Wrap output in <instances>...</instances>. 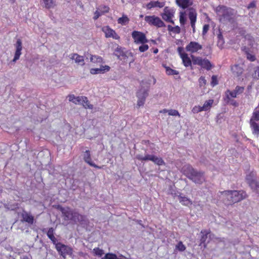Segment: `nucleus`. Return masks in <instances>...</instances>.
Here are the masks:
<instances>
[{
    "instance_id": "1",
    "label": "nucleus",
    "mask_w": 259,
    "mask_h": 259,
    "mask_svg": "<svg viewBox=\"0 0 259 259\" xmlns=\"http://www.w3.org/2000/svg\"><path fill=\"white\" fill-rule=\"evenodd\" d=\"M215 11L222 23L233 24L235 22L237 13L235 10L224 6H219L217 7Z\"/></svg>"
},
{
    "instance_id": "2",
    "label": "nucleus",
    "mask_w": 259,
    "mask_h": 259,
    "mask_svg": "<svg viewBox=\"0 0 259 259\" xmlns=\"http://www.w3.org/2000/svg\"><path fill=\"white\" fill-rule=\"evenodd\" d=\"M182 171L188 179L197 184H201L205 181L204 174L197 171L190 165H185L182 168Z\"/></svg>"
},
{
    "instance_id": "3",
    "label": "nucleus",
    "mask_w": 259,
    "mask_h": 259,
    "mask_svg": "<svg viewBox=\"0 0 259 259\" xmlns=\"http://www.w3.org/2000/svg\"><path fill=\"white\" fill-rule=\"evenodd\" d=\"M220 193L228 205L239 202L246 197V193L243 191H226Z\"/></svg>"
},
{
    "instance_id": "4",
    "label": "nucleus",
    "mask_w": 259,
    "mask_h": 259,
    "mask_svg": "<svg viewBox=\"0 0 259 259\" xmlns=\"http://www.w3.org/2000/svg\"><path fill=\"white\" fill-rule=\"evenodd\" d=\"M191 57L194 64L199 65L202 68L207 70H210L211 69V63L207 59H203L201 57H195L193 55H191Z\"/></svg>"
},
{
    "instance_id": "5",
    "label": "nucleus",
    "mask_w": 259,
    "mask_h": 259,
    "mask_svg": "<svg viewBox=\"0 0 259 259\" xmlns=\"http://www.w3.org/2000/svg\"><path fill=\"white\" fill-rule=\"evenodd\" d=\"M148 95V90L145 88H141L137 93L138 98L137 106L140 107L145 104V100Z\"/></svg>"
},
{
    "instance_id": "6",
    "label": "nucleus",
    "mask_w": 259,
    "mask_h": 259,
    "mask_svg": "<svg viewBox=\"0 0 259 259\" xmlns=\"http://www.w3.org/2000/svg\"><path fill=\"white\" fill-rule=\"evenodd\" d=\"M55 247L60 255L64 258H65L67 255H70L72 253V249L70 247L61 243H55Z\"/></svg>"
},
{
    "instance_id": "7",
    "label": "nucleus",
    "mask_w": 259,
    "mask_h": 259,
    "mask_svg": "<svg viewBox=\"0 0 259 259\" xmlns=\"http://www.w3.org/2000/svg\"><path fill=\"white\" fill-rule=\"evenodd\" d=\"M145 21L149 24L161 27L164 26L163 21L158 17L154 15L146 16L145 17Z\"/></svg>"
},
{
    "instance_id": "8",
    "label": "nucleus",
    "mask_w": 259,
    "mask_h": 259,
    "mask_svg": "<svg viewBox=\"0 0 259 259\" xmlns=\"http://www.w3.org/2000/svg\"><path fill=\"white\" fill-rule=\"evenodd\" d=\"M186 50L191 53H199L202 49V46L198 42L190 41L186 47Z\"/></svg>"
},
{
    "instance_id": "9",
    "label": "nucleus",
    "mask_w": 259,
    "mask_h": 259,
    "mask_svg": "<svg viewBox=\"0 0 259 259\" xmlns=\"http://www.w3.org/2000/svg\"><path fill=\"white\" fill-rule=\"evenodd\" d=\"M132 37L137 44H145L148 42L145 35L141 32L134 31L132 33Z\"/></svg>"
},
{
    "instance_id": "10",
    "label": "nucleus",
    "mask_w": 259,
    "mask_h": 259,
    "mask_svg": "<svg viewBox=\"0 0 259 259\" xmlns=\"http://www.w3.org/2000/svg\"><path fill=\"white\" fill-rule=\"evenodd\" d=\"M60 210L62 212L64 220H72L73 221L74 215H75L76 212L69 207H60Z\"/></svg>"
},
{
    "instance_id": "11",
    "label": "nucleus",
    "mask_w": 259,
    "mask_h": 259,
    "mask_svg": "<svg viewBox=\"0 0 259 259\" xmlns=\"http://www.w3.org/2000/svg\"><path fill=\"white\" fill-rule=\"evenodd\" d=\"M114 54L120 60L125 59L130 56L133 57V54L131 52L127 51L124 52L123 49L119 46L115 50Z\"/></svg>"
},
{
    "instance_id": "12",
    "label": "nucleus",
    "mask_w": 259,
    "mask_h": 259,
    "mask_svg": "<svg viewBox=\"0 0 259 259\" xmlns=\"http://www.w3.org/2000/svg\"><path fill=\"white\" fill-rule=\"evenodd\" d=\"M107 38L112 37L115 39H119L120 37L115 31L110 28L108 26H104L102 29Z\"/></svg>"
},
{
    "instance_id": "13",
    "label": "nucleus",
    "mask_w": 259,
    "mask_h": 259,
    "mask_svg": "<svg viewBox=\"0 0 259 259\" xmlns=\"http://www.w3.org/2000/svg\"><path fill=\"white\" fill-rule=\"evenodd\" d=\"M246 180L253 191L259 194V183L253 179L251 175L247 176Z\"/></svg>"
},
{
    "instance_id": "14",
    "label": "nucleus",
    "mask_w": 259,
    "mask_h": 259,
    "mask_svg": "<svg viewBox=\"0 0 259 259\" xmlns=\"http://www.w3.org/2000/svg\"><path fill=\"white\" fill-rule=\"evenodd\" d=\"M197 13L196 11L193 8H190L189 9V18L190 20L191 26L193 29V32H195V24L196 21Z\"/></svg>"
},
{
    "instance_id": "15",
    "label": "nucleus",
    "mask_w": 259,
    "mask_h": 259,
    "mask_svg": "<svg viewBox=\"0 0 259 259\" xmlns=\"http://www.w3.org/2000/svg\"><path fill=\"white\" fill-rule=\"evenodd\" d=\"M174 17V12L167 7L164 8V13L162 14V19L169 22L174 23L172 18Z\"/></svg>"
},
{
    "instance_id": "16",
    "label": "nucleus",
    "mask_w": 259,
    "mask_h": 259,
    "mask_svg": "<svg viewBox=\"0 0 259 259\" xmlns=\"http://www.w3.org/2000/svg\"><path fill=\"white\" fill-rule=\"evenodd\" d=\"M15 46L16 48V51L15 53L14 59L13 60V62H15L17 60H18L21 55V51L22 49L21 40L19 39H18L16 44L15 45Z\"/></svg>"
},
{
    "instance_id": "17",
    "label": "nucleus",
    "mask_w": 259,
    "mask_h": 259,
    "mask_svg": "<svg viewBox=\"0 0 259 259\" xmlns=\"http://www.w3.org/2000/svg\"><path fill=\"white\" fill-rule=\"evenodd\" d=\"M244 91V88L243 87L237 86L233 91L228 90L226 92V95L229 94L231 98H236L239 95L241 94Z\"/></svg>"
},
{
    "instance_id": "18",
    "label": "nucleus",
    "mask_w": 259,
    "mask_h": 259,
    "mask_svg": "<svg viewBox=\"0 0 259 259\" xmlns=\"http://www.w3.org/2000/svg\"><path fill=\"white\" fill-rule=\"evenodd\" d=\"M83 157L84 161L88 163L90 165L99 169L101 168V166H98L92 161L90 151L89 150H86L84 152Z\"/></svg>"
},
{
    "instance_id": "19",
    "label": "nucleus",
    "mask_w": 259,
    "mask_h": 259,
    "mask_svg": "<svg viewBox=\"0 0 259 259\" xmlns=\"http://www.w3.org/2000/svg\"><path fill=\"white\" fill-rule=\"evenodd\" d=\"M70 59L74 60L75 62L79 65L83 66L84 65V58L76 53H72L69 55Z\"/></svg>"
},
{
    "instance_id": "20",
    "label": "nucleus",
    "mask_w": 259,
    "mask_h": 259,
    "mask_svg": "<svg viewBox=\"0 0 259 259\" xmlns=\"http://www.w3.org/2000/svg\"><path fill=\"white\" fill-rule=\"evenodd\" d=\"M110 67L107 65L101 66L99 68H92L90 70V73L92 74H97L100 73H104L109 71Z\"/></svg>"
},
{
    "instance_id": "21",
    "label": "nucleus",
    "mask_w": 259,
    "mask_h": 259,
    "mask_svg": "<svg viewBox=\"0 0 259 259\" xmlns=\"http://www.w3.org/2000/svg\"><path fill=\"white\" fill-rule=\"evenodd\" d=\"M22 218L23 221L30 224H32L34 222V218L30 213L26 211H23L22 213Z\"/></svg>"
},
{
    "instance_id": "22",
    "label": "nucleus",
    "mask_w": 259,
    "mask_h": 259,
    "mask_svg": "<svg viewBox=\"0 0 259 259\" xmlns=\"http://www.w3.org/2000/svg\"><path fill=\"white\" fill-rule=\"evenodd\" d=\"M178 200L179 202L184 205L189 206L192 204V201L185 196H182L180 195L178 196Z\"/></svg>"
},
{
    "instance_id": "23",
    "label": "nucleus",
    "mask_w": 259,
    "mask_h": 259,
    "mask_svg": "<svg viewBox=\"0 0 259 259\" xmlns=\"http://www.w3.org/2000/svg\"><path fill=\"white\" fill-rule=\"evenodd\" d=\"M177 4L180 7L185 9L192 5L190 0H176Z\"/></svg>"
},
{
    "instance_id": "24",
    "label": "nucleus",
    "mask_w": 259,
    "mask_h": 259,
    "mask_svg": "<svg viewBox=\"0 0 259 259\" xmlns=\"http://www.w3.org/2000/svg\"><path fill=\"white\" fill-rule=\"evenodd\" d=\"M250 124L252 130V133L258 136L259 135V123L255 122L254 121L250 120Z\"/></svg>"
},
{
    "instance_id": "25",
    "label": "nucleus",
    "mask_w": 259,
    "mask_h": 259,
    "mask_svg": "<svg viewBox=\"0 0 259 259\" xmlns=\"http://www.w3.org/2000/svg\"><path fill=\"white\" fill-rule=\"evenodd\" d=\"M73 221L75 222H79L81 224H85L86 222V218L85 216L79 214L76 212L75 215H74Z\"/></svg>"
},
{
    "instance_id": "26",
    "label": "nucleus",
    "mask_w": 259,
    "mask_h": 259,
    "mask_svg": "<svg viewBox=\"0 0 259 259\" xmlns=\"http://www.w3.org/2000/svg\"><path fill=\"white\" fill-rule=\"evenodd\" d=\"M164 6V3L158 1H151L147 5V8L150 9L154 7L162 8Z\"/></svg>"
},
{
    "instance_id": "27",
    "label": "nucleus",
    "mask_w": 259,
    "mask_h": 259,
    "mask_svg": "<svg viewBox=\"0 0 259 259\" xmlns=\"http://www.w3.org/2000/svg\"><path fill=\"white\" fill-rule=\"evenodd\" d=\"M181 58L182 59L183 63L185 67L191 66L192 63L191 61L187 54H182Z\"/></svg>"
},
{
    "instance_id": "28",
    "label": "nucleus",
    "mask_w": 259,
    "mask_h": 259,
    "mask_svg": "<svg viewBox=\"0 0 259 259\" xmlns=\"http://www.w3.org/2000/svg\"><path fill=\"white\" fill-rule=\"evenodd\" d=\"M154 157V155H150L146 154L145 156H143L142 155L139 154L136 155V158L140 160L144 161H148L150 160L152 161V159H153V157Z\"/></svg>"
},
{
    "instance_id": "29",
    "label": "nucleus",
    "mask_w": 259,
    "mask_h": 259,
    "mask_svg": "<svg viewBox=\"0 0 259 259\" xmlns=\"http://www.w3.org/2000/svg\"><path fill=\"white\" fill-rule=\"evenodd\" d=\"M44 7L47 9L54 8L56 6V3L54 0H42Z\"/></svg>"
},
{
    "instance_id": "30",
    "label": "nucleus",
    "mask_w": 259,
    "mask_h": 259,
    "mask_svg": "<svg viewBox=\"0 0 259 259\" xmlns=\"http://www.w3.org/2000/svg\"><path fill=\"white\" fill-rule=\"evenodd\" d=\"M231 69L234 74L238 76L241 75L242 73V69L238 65L233 66Z\"/></svg>"
},
{
    "instance_id": "31",
    "label": "nucleus",
    "mask_w": 259,
    "mask_h": 259,
    "mask_svg": "<svg viewBox=\"0 0 259 259\" xmlns=\"http://www.w3.org/2000/svg\"><path fill=\"white\" fill-rule=\"evenodd\" d=\"M80 105H82L85 109H92L93 108V105L90 103L87 97H85V99H83L81 100Z\"/></svg>"
},
{
    "instance_id": "32",
    "label": "nucleus",
    "mask_w": 259,
    "mask_h": 259,
    "mask_svg": "<svg viewBox=\"0 0 259 259\" xmlns=\"http://www.w3.org/2000/svg\"><path fill=\"white\" fill-rule=\"evenodd\" d=\"M80 105H82L85 109H92L93 108V105L90 103L87 97H85V99H83L81 100Z\"/></svg>"
},
{
    "instance_id": "33",
    "label": "nucleus",
    "mask_w": 259,
    "mask_h": 259,
    "mask_svg": "<svg viewBox=\"0 0 259 259\" xmlns=\"http://www.w3.org/2000/svg\"><path fill=\"white\" fill-rule=\"evenodd\" d=\"M213 103V100L210 99L208 100L205 102L203 105L202 106V108L204 111H207L209 110L212 104Z\"/></svg>"
},
{
    "instance_id": "34",
    "label": "nucleus",
    "mask_w": 259,
    "mask_h": 259,
    "mask_svg": "<svg viewBox=\"0 0 259 259\" xmlns=\"http://www.w3.org/2000/svg\"><path fill=\"white\" fill-rule=\"evenodd\" d=\"M153 158L152 159V161L155 164L158 165H162L165 164L164 161L161 157L154 155Z\"/></svg>"
},
{
    "instance_id": "35",
    "label": "nucleus",
    "mask_w": 259,
    "mask_h": 259,
    "mask_svg": "<svg viewBox=\"0 0 259 259\" xmlns=\"http://www.w3.org/2000/svg\"><path fill=\"white\" fill-rule=\"evenodd\" d=\"M226 98H225V101L227 103V104H230L231 105H232L234 106H238V103L236 102V101H235L233 99H232L231 98V97L230 96H229V94H227V95H226Z\"/></svg>"
},
{
    "instance_id": "36",
    "label": "nucleus",
    "mask_w": 259,
    "mask_h": 259,
    "mask_svg": "<svg viewBox=\"0 0 259 259\" xmlns=\"http://www.w3.org/2000/svg\"><path fill=\"white\" fill-rule=\"evenodd\" d=\"M117 22L118 23L124 25L128 23L129 19L126 16L123 15L122 17L118 19Z\"/></svg>"
},
{
    "instance_id": "37",
    "label": "nucleus",
    "mask_w": 259,
    "mask_h": 259,
    "mask_svg": "<svg viewBox=\"0 0 259 259\" xmlns=\"http://www.w3.org/2000/svg\"><path fill=\"white\" fill-rule=\"evenodd\" d=\"M90 61L93 63H101L103 61V59L99 56L91 55Z\"/></svg>"
},
{
    "instance_id": "38",
    "label": "nucleus",
    "mask_w": 259,
    "mask_h": 259,
    "mask_svg": "<svg viewBox=\"0 0 259 259\" xmlns=\"http://www.w3.org/2000/svg\"><path fill=\"white\" fill-rule=\"evenodd\" d=\"M53 231L54 230L52 228H50L48 231L47 235L48 237L54 242V243H55L56 239L54 236Z\"/></svg>"
},
{
    "instance_id": "39",
    "label": "nucleus",
    "mask_w": 259,
    "mask_h": 259,
    "mask_svg": "<svg viewBox=\"0 0 259 259\" xmlns=\"http://www.w3.org/2000/svg\"><path fill=\"white\" fill-rule=\"evenodd\" d=\"M250 120L259 121V110L255 108L252 113V116Z\"/></svg>"
},
{
    "instance_id": "40",
    "label": "nucleus",
    "mask_w": 259,
    "mask_h": 259,
    "mask_svg": "<svg viewBox=\"0 0 259 259\" xmlns=\"http://www.w3.org/2000/svg\"><path fill=\"white\" fill-rule=\"evenodd\" d=\"M201 234H202L200 241L201 244L205 242L207 238V235L209 234V232L206 230L201 231Z\"/></svg>"
},
{
    "instance_id": "41",
    "label": "nucleus",
    "mask_w": 259,
    "mask_h": 259,
    "mask_svg": "<svg viewBox=\"0 0 259 259\" xmlns=\"http://www.w3.org/2000/svg\"><path fill=\"white\" fill-rule=\"evenodd\" d=\"M93 252L95 254V255H97L98 256H101L104 253L103 250L98 247L94 248Z\"/></svg>"
},
{
    "instance_id": "42",
    "label": "nucleus",
    "mask_w": 259,
    "mask_h": 259,
    "mask_svg": "<svg viewBox=\"0 0 259 259\" xmlns=\"http://www.w3.org/2000/svg\"><path fill=\"white\" fill-rule=\"evenodd\" d=\"M166 73L168 75H178L179 72L178 71L172 69L168 67H165Z\"/></svg>"
},
{
    "instance_id": "43",
    "label": "nucleus",
    "mask_w": 259,
    "mask_h": 259,
    "mask_svg": "<svg viewBox=\"0 0 259 259\" xmlns=\"http://www.w3.org/2000/svg\"><path fill=\"white\" fill-rule=\"evenodd\" d=\"M117 256L113 253H107L102 259H117Z\"/></svg>"
},
{
    "instance_id": "44",
    "label": "nucleus",
    "mask_w": 259,
    "mask_h": 259,
    "mask_svg": "<svg viewBox=\"0 0 259 259\" xmlns=\"http://www.w3.org/2000/svg\"><path fill=\"white\" fill-rule=\"evenodd\" d=\"M176 248L180 251H183L186 249V246L183 244L182 241H180L176 245Z\"/></svg>"
},
{
    "instance_id": "45",
    "label": "nucleus",
    "mask_w": 259,
    "mask_h": 259,
    "mask_svg": "<svg viewBox=\"0 0 259 259\" xmlns=\"http://www.w3.org/2000/svg\"><path fill=\"white\" fill-rule=\"evenodd\" d=\"M203 111H204V110L202 108V106H195L193 108V109L192 110V111L194 113H199V112Z\"/></svg>"
},
{
    "instance_id": "46",
    "label": "nucleus",
    "mask_w": 259,
    "mask_h": 259,
    "mask_svg": "<svg viewBox=\"0 0 259 259\" xmlns=\"http://www.w3.org/2000/svg\"><path fill=\"white\" fill-rule=\"evenodd\" d=\"M75 99L74 100V101L73 102V103L75 104H80L81 103V100L82 99H85V97H83V96H78V97H76Z\"/></svg>"
},
{
    "instance_id": "47",
    "label": "nucleus",
    "mask_w": 259,
    "mask_h": 259,
    "mask_svg": "<svg viewBox=\"0 0 259 259\" xmlns=\"http://www.w3.org/2000/svg\"><path fill=\"white\" fill-rule=\"evenodd\" d=\"M167 113L169 115L180 116L179 112L177 110L174 109L168 110L167 111Z\"/></svg>"
},
{
    "instance_id": "48",
    "label": "nucleus",
    "mask_w": 259,
    "mask_h": 259,
    "mask_svg": "<svg viewBox=\"0 0 259 259\" xmlns=\"http://www.w3.org/2000/svg\"><path fill=\"white\" fill-rule=\"evenodd\" d=\"M142 44V45L139 47V50L141 52H144L148 49L149 46L147 45L144 44Z\"/></svg>"
},
{
    "instance_id": "49",
    "label": "nucleus",
    "mask_w": 259,
    "mask_h": 259,
    "mask_svg": "<svg viewBox=\"0 0 259 259\" xmlns=\"http://www.w3.org/2000/svg\"><path fill=\"white\" fill-rule=\"evenodd\" d=\"M103 14L101 12V11L98 9L97 11L94 13V16L93 17L94 19L97 20L100 16L103 15Z\"/></svg>"
},
{
    "instance_id": "50",
    "label": "nucleus",
    "mask_w": 259,
    "mask_h": 259,
    "mask_svg": "<svg viewBox=\"0 0 259 259\" xmlns=\"http://www.w3.org/2000/svg\"><path fill=\"white\" fill-rule=\"evenodd\" d=\"M186 19L184 16V13L181 12L180 15V22L181 24L184 25L185 23Z\"/></svg>"
},
{
    "instance_id": "51",
    "label": "nucleus",
    "mask_w": 259,
    "mask_h": 259,
    "mask_svg": "<svg viewBox=\"0 0 259 259\" xmlns=\"http://www.w3.org/2000/svg\"><path fill=\"white\" fill-rule=\"evenodd\" d=\"M199 83L200 86H203L206 84V80L204 77L201 76L199 79Z\"/></svg>"
},
{
    "instance_id": "52",
    "label": "nucleus",
    "mask_w": 259,
    "mask_h": 259,
    "mask_svg": "<svg viewBox=\"0 0 259 259\" xmlns=\"http://www.w3.org/2000/svg\"><path fill=\"white\" fill-rule=\"evenodd\" d=\"M217 77L216 76L213 75L211 77V85L214 87L218 84Z\"/></svg>"
},
{
    "instance_id": "53",
    "label": "nucleus",
    "mask_w": 259,
    "mask_h": 259,
    "mask_svg": "<svg viewBox=\"0 0 259 259\" xmlns=\"http://www.w3.org/2000/svg\"><path fill=\"white\" fill-rule=\"evenodd\" d=\"M99 9L103 14L105 13H107L109 11V9L108 7L106 6L101 7Z\"/></svg>"
},
{
    "instance_id": "54",
    "label": "nucleus",
    "mask_w": 259,
    "mask_h": 259,
    "mask_svg": "<svg viewBox=\"0 0 259 259\" xmlns=\"http://www.w3.org/2000/svg\"><path fill=\"white\" fill-rule=\"evenodd\" d=\"M246 57L247 58L251 61H253L255 60V56L251 54L247 53L246 54Z\"/></svg>"
},
{
    "instance_id": "55",
    "label": "nucleus",
    "mask_w": 259,
    "mask_h": 259,
    "mask_svg": "<svg viewBox=\"0 0 259 259\" xmlns=\"http://www.w3.org/2000/svg\"><path fill=\"white\" fill-rule=\"evenodd\" d=\"M209 25H207V24H205L203 26V31H202V34L203 35H204L206 33V32H207V31L209 29Z\"/></svg>"
},
{
    "instance_id": "56",
    "label": "nucleus",
    "mask_w": 259,
    "mask_h": 259,
    "mask_svg": "<svg viewBox=\"0 0 259 259\" xmlns=\"http://www.w3.org/2000/svg\"><path fill=\"white\" fill-rule=\"evenodd\" d=\"M255 7V3L254 2H251L247 6V9H251L254 8Z\"/></svg>"
},
{
    "instance_id": "57",
    "label": "nucleus",
    "mask_w": 259,
    "mask_h": 259,
    "mask_svg": "<svg viewBox=\"0 0 259 259\" xmlns=\"http://www.w3.org/2000/svg\"><path fill=\"white\" fill-rule=\"evenodd\" d=\"M75 96L74 95H70L68 96V100L70 102H73L75 99Z\"/></svg>"
},
{
    "instance_id": "58",
    "label": "nucleus",
    "mask_w": 259,
    "mask_h": 259,
    "mask_svg": "<svg viewBox=\"0 0 259 259\" xmlns=\"http://www.w3.org/2000/svg\"><path fill=\"white\" fill-rule=\"evenodd\" d=\"M178 52L179 53V55H180L181 57V55L182 54H186V53L183 52V48H182V47H179L178 48Z\"/></svg>"
},
{
    "instance_id": "59",
    "label": "nucleus",
    "mask_w": 259,
    "mask_h": 259,
    "mask_svg": "<svg viewBox=\"0 0 259 259\" xmlns=\"http://www.w3.org/2000/svg\"><path fill=\"white\" fill-rule=\"evenodd\" d=\"M174 31L175 32H176L177 33H180V27H178V26L174 27V28L173 29V31Z\"/></svg>"
},
{
    "instance_id": "60",
    "label": "nucleus",
    "mask_w": 259,
    "mask_h": 259,
    "mask_svg": "<svg viewBox=\"0 0 259 259\" xmlns=\"http://www.w3.org/2000/svg\"><path fill=\"white\" fill-rule=\"evenodd\" d=\"M168 110H167V109H163V110H160V111H159V113H167V111H168Z\"/></svg>"
},
{
    "instance_id": "61",
    "label": "nucleus",
    "mask_w": 259,
    "mask_h": 259,
    "mask_svg": "<svg viewBox=\"0 0 259 259\" xmlns=\"http://www.w3.org/2000/svg\"><path fill=\"white\" fill-rule=\"evenodd\" d=\"M174 27H172V26H170V25H168V30L169 31H173V29H174Z\"/></svg>"
},
{
    "instance_id": "62",
    "label": "nucleus",
    "mask_w": 259,
    "mask_h": 259,
    "mask_svg": "<svg viewBox=\"0 0 259 259\" xmlns=\"http://www.w3.org/2000/svg\"><path fill=\"white\" fill-rule=\"evenodd\" d=\"M255 74H257L258 76L259 77V67L256 68L255 70Z\"/></svg>"
},
{
    "instance_id": "63",
    "label": "nucleus",
    "mask_w": 259,
    "mask_h": 259,
    "mask_svg": "<svg viewBox=\"0 0 259 259\" xmlns=\"http://www.w3.org/2000/svg\"><path fill=\"white\" fill-rule=\"evenodd\" d=\"M21 259H31V258L27 256L24 255L21 257Z\"/></svg>"
},
{
    "instance_id": "64",
    "label": "nucleus",
    "mask_w": 259,
    "mask_h": 259,
    "mask_svg": "<svg viewBox=\"0 0 259 259\" xmlns=\"http://www.w3.org/2000/svg\"><path fill=\"white\" fill-rule=\"evenodd\" d=\"M158 50L157 49H156L155 50H154L153 53L154 54H156L158 53Z\"/></svg>"
}]
</instances>
